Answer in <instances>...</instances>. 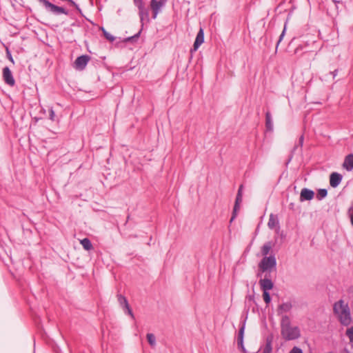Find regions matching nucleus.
Segmentation results:
<instances>
[{"mask_svg":"<svg viewBox=\"0 0 353 353\" xmlns=\"http://www.w3.org/2000/svg\"><path fill=\"white\" fill-rule=\"evenodd\" d=\"M6 57L13 64L14 63L12 54H11L10 51L9 50L8 48H6Z\"/></svg>","mask_w":353,"mask_h":353,"instance_id":"obj_35","label":"nucleus"},{"mask_svg":"<svg viewBox=\"0 0 353 353\" xmlns=\"http://www.w3.org/2000/svg\"><path fill=\"white\" fill-rule=\"evenodd\" d=\"M90 60V57L89 55H81L76 59L74 63V67L77 70H83L85 69Z\"/></svg>","mask_w":353,"mask_h":353,"instance_id":"obj_6","label":"nucleus"},{"mask_svg":"<svg viewBox=\"0 0 353 353\" xmlns=\"http://www.w3.org/2000/svg\"><path fill=\"white\" fill-rule=\"evenodd\" d=\"M347 213H348L349 217L350 219L351 224L353 226V207L352 206L349 208Z\"/></svg>","mask_w":353,"mask_h":353,"instance_id":"obj_33","label":"nucleus"},{"mask_svg":"<svg viewBox=\"0 0 353 353\" xmlns=\"http://www.w3.org/2000/svg\"><path fill=\"white\" fill-rule=\"evenodd\" d=\"M289 208H290V209L293 210V209H294V203H291L289 205Z\"/></svg>","mask_w":353,"mask_h":353,"instance_id":"obj_45","label":"nucleus"},{"mask_svg":"<svg viewBox=\"0 0 353 353\" xmlns=\"http://www.w3.org/2000/svg\"><path fill=\"white\" fill-rule=\"evenodd\" d=\"M245 327V320L242 323L241 327L239 328L238 337H237V345L239 349L241 350L243 353H247L246 350L243 345L244 331Z\"/></svg>","mask_w":353,"mask_h":353,"instance_id":"obj_8","label":"nucleus"},{"mask_svg":"<svg viewBox=\"0 0 353 353\" xmlns=\"http://www.w3.org/2000/svg\"><path fill=\"white\" fill-rule=\"evenodd\" d=\"M263 298L266 304H269L271 301V296L268 292H263Z\"/></svg>","mask_w":353,"mask_h":353,"instance_id":"obj_28","label":"nucleus"},{"mask_svg":"<svg viewBox=\"0 0 353 353\" xmlns=\"http://www.w3.org/2000/svg\"><path fill=\"white\" fill-rule=\"evenodd\" d=\"M327 195V190L326 189L322 188L319 189L316 194V199L319 201L322 200L325 197H326Z\"/></svg>","mask_w":353,"mask_h":353,"instance_id":"obj_25","label":"nucleus"},{"mask_svg":"<svg viewBox=\"0 0 353 353\" xmlns=\"http://www.w3.org/2000/svg\"><path fill=\"white\" fill-rule=\"evenodd\" d=\"M273 245L274 243L272 241H268L264 243L261 250L262 255L263 256H268V255L270 254Z\"/></svg>","mask_w":353,"mask_h":353,"instance_id":"obj_17","label":"nucleus"},{"mask_svg":"<svg viewBox=\"0 0 353 353\" xmlns=\"http://www.w3.org/2000/svg\"><path fill=\"white\" fill-rule=\"evenodd\" d=\"M332 2L334 3H336V4H338V3H341L342 4L343 3L341 1H337V0H332Z\"/></svg>","mask_w":353,"mask_h":353,"instance_id":"obj_43","label":"nucleus"},{"mask_svg":"<svg viewBox=\"0 0 353 353\" xmlns=\"http://www.w3.org/2000/svg\"><path fill=\"white\" fill-rule=\"evenodd\" d=\"M271 272L272 270H269L268 272H263V273H265L264 274V278H270L271 279ZM263 274V272H261V274Z\"/></svg>","mask_w":353,"mask_h":353,"instance_id":"obj_40","label":"nucleus"},{"mask_svg":"<svg viewBox=\"0 0 353 353\" xmlns=\"http://www.w3.org/2000/svg\"><path fill=\"white\" fill-rule=\"evenodd\" d=\"M81 244L82 245L83 248L87 251L90 250L93 248L90 240L88 238H84L83 239H82L81 241Z\"/></svg>","mask_w":353,"mask_h":353,"instance_id":"obj_21","label":"nucleus"},{"mask_svg":"<svg viewBox=\"0 0 353 353\" xmlns=\"http://www.w3.org/2000/svg\"><path fill=\"white\" fill-rule=\"evenodd\" d=\"M3 79L4 82L10 85L13 86L15 84V81L13 77L12 73L8 66L3 68Z\"/></svg>","mask_w":353,"mask_h":353,"instance_id":"obj_7","label":"nucleus"},{"mask_svg":"<svg viewBox=\"0 0 353 353\" xmlns=\"http://www.w3.org/2000/svg\"><path fill=\"white\" fill-rule=\"evenodd\" d=\"M39 1L45 7V8L48 11H49L54 14H58L59 6L52 3L51 2H50L48 0H39Z\"/></svg>","mask_w":353,"mask_h":353,"instance_id":"obj_13","label":"nucleus"},{"mask_svg":"<svg viewBox=\"0 0 353 353\" xmlns=\"http://www.w3.org/2000/svg\"><path fill=\"white\" fill-rule=\"evenodd\" d=\"M289 353H303V350L298 347H294L290 351Z\"/></svg>","mask_w":353,"mask_h":353,"instance_id":"obj_37","label":"nucleus"},{"mask_svg":"<svg viewBox=\"0 0 353 353\" xmlns=\"http://www.w3.org/2000/svg\"><path fill=\"white\" fill-rule=\"evenodd\" d=\"M337 72H338V70H334V71L330 72V74H332L333 77L334 78L336 76Z\"/></svg>","mask_w":353,"mask_h":353,"instance_id":"obj_42","label":"nucleus"},{"mask_svg":"<svg viewBox=\"0 0 353 353\" xmlns=\"http://www.w3.org/2000/svg\"><path fill=\"white\" fill-rule=\"evenodd\" d=\"M285 28H284L282 33L281 34V35L279 37V41H277V43H276V48H278V46L279 45V43L281 41V40L283 39V37H284V34H285Z\"/></svg>","mask_w":353,"mask_h":353,"instance_id":"obj_39","label":"nucleus"},{"mask_svg":"<svg viewBox=\"0 0 353 353\" xmlns=\"http://www.w3.org/2000/svg\"><path fill=\"white\" fill-rule=\"evenodd\" d=\"M259 284L263 292H268L274 288V283L270 278L261 279Z\"/></svg>","mask_w":353,"mask_h":353,"instance_id":"obj_9","label":"nucleus"},{"mask_svg":"<svg viewBox=\"0 0 353 353\" xmlns=\"http://www.w3.org/2000/svg\"><path fill=\"white\" fill-rule=\"evenodd\" d=\"M346 335L351 343H353V326L346 330Z\"/></svg>","mask_w":353,"mask_h":353,"instance_id":"obj_29","label":"nucleus"},{"mask_svg":"<svg viewBox=\"0 0 353 353\" xmlns=\"http://www.w3.org/2000/svg\"><path fill=\"white\" fill-rule=\"evenodd\" d=\"M129 220H130V216L128 215V216H127V220H126L125 223H124V225H125V226H126V225H127L128 222V221H129Z\"/></svg>","mask_w":353,"mask_h":353,"instance_id":"obj_44","label":"nucleus"},{"mask_svg":"<svg viewBox=\"0 0 353 353\" xmlns=\"http://www.w3.org/2000/svg\"><path fill=\"white\" fill-rule=\"evenodd\" d=\"M265 128L268 131L272 132L273 130V122L270 112L265 113Z\"/></svg>","mask_w":353,"mask_h":353,"instance_id":"obj_19","label":"nucleus"},{"mask_svg":"<svg viewBox=\"0 0 353 353\" xmlns=\"http://www.w3.org/2000/svg\"><path fill=\"white\" fill-rule=\"evenodd\" d=\"M292 307V305L290 302H286L281 304L277 310L278 314H281L283 312H289Z\"/></svg>","mask_w":353,"mask_h":353,"instance_id":"obj_18","label":"nucleus"},{"mask_svg":"<svg viewBox=\"0 0 353 353\" xmlns=\"http://www.w3.org/2000/svg\"><path fill=\"white\" fill-rule=\"evenodd\" d=\"M125 313H127L129 315H130V316L134 319V314H133V312L130 307V305H128L127 307H125L124 309H123Z\"/></svg>","mask_w":353,"mask_h":353,"instance_id":"obj_32","label":"nucleus"},{"mask_svg":"<svg viewBox=\"0 0 353 353\" xmlns=\"http://www.w3.org/2000/svg\"><path fill=\"white\" fill-rule=\"evenodd\" d=\"M333 311L339 316L340 323L345 326L349 325L352 322V318L349 306L341 299L333 305Z\"/></svg>","mask_w":353,"mask_h":353,"instance_id":"obj_1","label":"nucleus"},{"mask_svg":"<svg viewBox=\"0 0 353 353\" xmlns=\"http://www.w3.org/2000/svg\"><path fill=\"white\" fill-rule=\"evenodd\" d=\"M343 176L338 172H332L330 175V184L332 188H336L341 182Z\"/></svg>","mask_w":353,"mask_h":353,"instance_id":"obj_12","label":"nucleus"},{"mask_svg":"<svg viewBox=\"0 0 353 353\" xmlns=\"http://www.w3.org/2000/svg\"><path fill=\"white\" fill-rule=\"evenodd\" d=\"M248 301L253 302V303H255L254 294H250V295L246 296V297H245V303H247Z\"/></svg>","mask_w":353,"mask_h":353,"instance_id":"obj_34","label":"nucleus"},{"mask_svg":"<svg viewBox=\"0 0 353 353\" xmlns=\"http://www.w3.org/2000/svg\"><path fill=\"white\" fill-rule=\"evenodd\" d=\"M101 30H102V32H103V36L105 37V38L107 40H108V41H111V42H112V41H114V39H115L114 37V36H112V35L111 34H110L109 32H108L105 30V29L104 28H103V27H102V28H101Z\"/></svg>","mask_w":353,"mask_h":353,"instance_id":"obj_26","label":"nucleus"},{"mask_svg":"<svg viewBox=\"0 0 353 353\" xmlns=\"http://www.w3.org/2000/svg\"><path fill=\"white\" fill-rule=\"evenodd\" d=\"M342 353H350V352L348 350L345 349Z\"/></svg>","mask_w":353,"mask_h":353,"instance_id":"obj_46","label":"nucleus"},{"mask_svg":"<svg viewBox=\"0 0 353 353\" xmlns=\"http://www.w3.org/2000/svg\"><path fill=\"white\" fill-rule=\"evenodd\" d=\"M303 141H304V136L302 134L299 139V143L297 145H295L294 146L293 149L292 150L291 154L286 162V165H288L291 161V160L292 159V157H293V154L299 148H300V152L302 151Z\"/></svg>","mask_w":353,"mask_h":353,"instance_id":"obj_16","label":"nucleus"},{"mask_svg":"<svg viewBox=\"0 0 353 353\" xmlns=\"http://www.w3.org/2000/svg\"><path fill=\"white\" fill-rule=\"evenodd\" d=\"M290 326H291L290 318L287 315L282 316L281 322V330H283V328H287Z\"/></svg>","mask_w":353,"mask_h":353,"instance_id":"obj_23","label":"nucleus"},{"mask_svg":"<svg viewBox=\"0 0 353 353\" xmlns=\"http://www.w3.org/2000/svg\"><path fill=\"white\" fill-rule=\"evenodd\" d=\"M68 3L71 6H74L75 9L80 13L82 14L81 9L79 8V6L72 0H68Z\"/></svg>","mask_w":353,"mask_h":353,"instance_id":"obj_30","label":"nucleus"},{"mask_svg":"<svg viewBox=\"0 0 353 353\" xmlns=\"http://www.w3.org/2000/svg\"><path fill=\"white\" fill-rule=\"evenodd\" d=\"M152 18L154 19H155L158 15V14L160 12L159 11H157V10H152Z\"/></svg>","mask_w":353,"mask_h":353,"instance_id":"obj_41","label":"nucleus"},{"mask_svg":"<svg viewBox=\"0 0 353 353\" xmlns=\"http://www.w3.org/2000/svg\"><path fill=\"white\" fill-rule=\"evenodd\" d=\"M314 196V192L308 188H304L301 190L300 193V201L301 202L305 201H310Z\"/></svg>","mask_w":353,"mask_h":353,"instance_id":"obj_11","label":"nucleus"},{"mask_svg":"<svg viewBox=\"0 0 353 353\" xmlns=\"http://www.w3.org/2000/svg\"><path fill=\"white\" fill-rule=\"evenodd\" d=\"M343 167L347 171H351L353 170V154H350L345 157Z\"/></svg>","mask_w":353,"mask_h":353,"instance_id":"obj_15","label":"nucleus"},{"mask_svg":"<svg viewBox=\"0 0 353 353\" xmlns=\"http://www.w3.org/2000/svg\"><path fill=\"white\" fill-rule=\"evenodd\" d=\"M55 113H54V111L53 110L52 108H50V110H49V119L51 120V121H54L55 120Z\"/></svg>","mask_w":353,"mask_h":353,"instance_id":"obj_36","label":"nucleus"},{"mask_svg":"<svg viewBox=\"0 0 353 353\" xmlns=\"http://www.w3.org/2000/svg\"><path fill=\"white\" fill-rule=\"evenodd\" d=\"M139 10V16L140 17V22L141 23V28L143 26V21L146 20L147 22L150 21L149 19V10L145 6L140 8ZM142 31V28L134 36L129 37L126 38L124 41L125 42H134L136 41L140 37L141 32Z\"/></svg>","mask_w":353,"mask_h":353,"instance_id":"obj_3","label":"nucleus"},{"mask_svg":"<svg viewBox=\"0 0 353 353\" xmlns=\"http://www.w3.org/2000/svg\"><path fill=\"white\" fill-rule=\"evenodd\" d=\"M147 339L149 344L151 346H154L156 345V339L153 334L148 333L147 334Z\"/></svg>","mask_w":353,"mask_h":353,"instance_id":"obj_27","label":"nucleus"},{"mask_svg":"<svg viewBox=\"0 0 353 353\" xmlns=\"http://www.w3.org/2000/svg\"><path fill=\"white\" fill-rule=\"evenodd\" d=\"M168 0H151L150 8L152 10H157L161 12L163 7L165 6Z\"/></svg>","mask_w":353,"mask_h":353,"instance_id":"obj_14","label":"nucleus"},{"mask_svg":"<svg viewBox=\"0 0 353 353\" xmlns=\"http://www.w3.org/2000/svg\"><path fill=\"white\" fill-rule=\"evenodd\" d=\"M133 3L138 9L144 6L143 0H133Z\"/></svg>","mask_w":353,"mask_h":353,"instance_id":"obj_31","label":"nucleus"},{"mask_svg":"<svg viewBox=\"0 0 353 353\" xmlns=\"http://www.w3.org/2000/svg\"><path fill=\"white\" fill-rule=\"evenodd\" d=\"M64 14L68 15V11L66 10L63 7H59V8H58V14Z\"/></svg>","mask_w":353,"mask_h":353,"instance_id":"obj_38","label":"nucleus"},{"mask_svg":"<svg viewBox=\"0 0 353 353\" xmlns=\"http://www.w3.org/2000/svg\"><path fill=\"white\" fill-rule=\"evenodd\" d=\"M276 266V259L274 254H270L269 256H263L259 263L258 277H261V272H268L275 269Z\"/></svg>","mask_w":353,"mask_h":353,"instance_id":"obj_2","label":"nucleus"},{"mask_svg":"<svg viewBox=\"0 0 353 353\" xmlns=\"http://www.w3.org/2000/svg\"><path fill=\"white\" fill-rule=\"evenodd\" d=\"M334 5H335V7H336V9L338 10L339 9V5L336 4V3H334Z\"/></svg>","mask_w":353,"mask_h":353,"instance_id":"obj_47","label":"nucleus"},{"mask_svg":"<svg viewBox=\"0 0 353 353\" xmlns=\"http://www.w3.org/2000/svg\"><path fill=\"white\" fill-rule=\"evenodd\" d=\"M278 223V220L276 217L273 214L270 215L269 221L268 223V226L270 229L274 228L275 225Z\"/></svg>","mask_w":353,"mask_h":353,"instance_id":"obj_22","label":"nucleus"},{"mask_svg":"<svg viewBox=\"0 0 353 353\" xmlns=\"http://www.w3.org/2000/svg\"><path fill=\"white\" fill-rule=\"evenodd\" d=\"M272 337L268 336L266 339L265 346L263 349V353H272Z\"/></svg>","mask_w":353,"mask_h":353,"instance_id":"obj_20","label":"nucleus"},{"mask_svg":"<svg viewBox=\"0 0 353 353\" xmlns=\"http://www.w3.org/2000/svg\"><path fill=\"white\" fill-rule=\"evenodd\" d=\"M243 188V185H241L239 186V190H238V192H237V194H236V199H235V203H234L233 211H232V217H231L230 221V223H232L234 221V219L236 218V213H237L238 210H239L240 203L242 201Z\"/></svg>","mask_w":353,"mask_h":353,"instance_id":"obj_5","label":"nucleus"},{"mask_svg":"<svg viewBox=\"0 0 353 353\" xmlns=\"http://www.w3.org/2000/svg\"><path fill=\"white\" fill-rule=\"evenodd\" d=\"M204 42V31L203 28H200L198 32L194 43L193 44V48L191 50L192 51H196L199 46Z\"/></svg>","mask_w":353,"mask_h":353,"instance_id":"obj_10","label":"nucleus"},{"mask_svg":"<svg viewBox=\"0 0 353 353\" xmlns=\"http://www.w3.org/2000/svg\"><path fill=\"white\" fill-rule=\"evenodd\" d=\"M283 337L288 341L294 340L300 337V330L298 327H288L281 330Z\"/></svg>","mask_w":353,"mask_h":353,"instance_id":"obj_4","label":"nucleus"},{"mask_svg":"<svg viewBox=\"0 0 353 353\" xmlns=\"http://www.w3.org/2000/svg\"><path fill=\"white\" fill-rule=\"evenodd\" d=\"M117 300L118 302L119 303V305L123 309H124L125 307H127L129 305L127 299L121 294L117 295Z\"/></svg>","mask_w":353,"mask_h":353,"instance_id":"obj_24","label":"nucleus"}]
</instances>
